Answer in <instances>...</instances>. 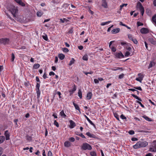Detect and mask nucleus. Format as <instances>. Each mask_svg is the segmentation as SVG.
Segmentation results:
<instances>
[{"label":"nucleus","mask_w":156,"mask_h":156,"mask_svg":"<svg viewBox=\"0 0 156 156\" xmlns=\"http://www.w3.org/2000/svg\"><path fill=\"white\" fill-rule=\"evenodd\" d=\"M148 143L146 141H139L133 146L134 149H137L140 147H144L148 145Z\"/></svg>","instance_id":"f257e3e1"},{"label":"nucleus","mask_w":156,"mask_h":156,"mask_svg":"<svg viewBox=\"0 0 156 156\" xmlns=\"http://www.w3.org/2000/svg\"><path fill=\"white\" fill-rule=\"evenodd\" d=\"M9 11L11 12L14 17L15 16V14L18 12V9L17 7L14 5H11L9 7Z\"/></svg>","instance_id":"f03ea898"},{"label":"nucleus","mask_w":156,"mask_h":156,"mask_svg":"<svg viewBox=\"0 0 156 156\" xmlns=\"http://www.w3.org/2000/svg\"><path fill=\"white\" fill-rule=\"evenodd\" d=\"M81 149L84 150H91L92 148L91 146L87 143L83 144L81 147Z\"/></svg>","instance_id":"7ed1b4c3"},{"label":"nucleus","mask_w":156,"mask_h":156,"mask_svg":"<svg viewBox=\"0 0 156 156\" xmlns=\"http://www.w3.org/2000/svg\"><path fill=\"white\" fill-rule=\"evenodd\" d=\"M9 39L8 38H1L0 39V44L4 45L9 44Z\"/></svg>","instance_id":"20e7f679"},{"label":"nucleus","mask_w":156,"mask_h":156,"mask_svg":"<svg viewBox=\"0 0 156 156\" xmlns=\"http://www.w3.org/2000/svg\"><path fill=\"white\" fill-rule=\"evenodd\" d=\"M149 151L154 152L156 151V140L152 142L151 147L149 148Z\"/></svg>","instance_id":"39448f33"},{"label":"nucleus","mask_w":156,"mask_h":156,"mask_svg":"<svg viewBox=\"0 0 156 156\" xmlns=\"http://www.w3.org/2000/svg\"><path fill=\"white\" fill-rule=\"evenodd\" d=\"M137 5L139 6V10L141 12V14L142 16H143L144 12V7L140 2H138L137 3Z\"/></svg>","instance_id":"423d86ee"},{"label":"nucleus","mask_w":156,"mask_h":156,"mask_svg":"<svg viewBox=\"0 0 156 156\" xmlns=\"http://www.w3.org/2000/svg\"><path fill=\"white\" fill-rule=\"evenodd\" d=\"M114 55L115 56V58H121L124 57V55L121 51L115 53Z\"/></svg>","instance_id":"0eeeda50"},{"label":"nucleus","mask_w":156,"mask_h":156,"mask_svg":"<svg viewBox=\"0 0 156 156\" xmlns=\"http://www.w3.org/2000/svg\"><path fill=\"white\" fill-rule=\"evenodd\" d=\"M128 37L129 40L132 41L135 44H137L138 42L137 40L135 38H133L132 35L129 34L128 35Z\"/></svg>","instance_id":"6e6552de"},{"label":"nucleus","mask_w":156,"mask_h":156,"mask_svg":"<svg viewBox=\"0 0 156 156\" xmlns=\"http://www.w3.org/2000/svg\"><path fill=\"white\" fill-rule=\"evenodd\" d=\"M140 32L142 34H146L149 33V30L147 28L143 27L141 29Z\"/></svg>","instance_id":"1a4fd4ad"},{"label":"nucleus","mask_w":156,"mask_h":156,"mask_svg":"<svg viewBox=\"0 0 156 156\" xmlns=\"http://www.w3.org/2000/svg\"><path fill=\"white\" fill-rule=\"evenodd\" d=\"M86 134L87 136H88L92 138H94V139H98V137L95 135L93 134L90 133V132H87Z\"/></svg>","instance_id":"9d476101"},{"label":"nucleus","mask_w":156,"mask_h":156,"mask_svg":"<svg viewBox=\"0 0 156 156\" xmlns=\"http://www.w3.org/2000/svg\"><path fill=\"white\" fill-rule=\"evenodd\" d=\"M76 90V86L75 84H74L73 86V88L72 89L70 90H69V93L70 95L71 96L72 94H73L74 92Z\"/></svg>","instance_id":"9b49d317"},{"label":"nucleus","mask_w":156,"mask_h":156,"mask_svg":"<svg viewBox=\"0 0 156 156\" xmlns=\"http://www.w3.org/2000/svg\"><path fill=\"white\" fill-rule=\"evenodd\" d=\"M101 5L105 8H107L108 7L107 3L106 0H102Z\"/></svg>","instance_id":"f8f14e48"},{"label":"nucleus","mask_w":156,"mask_h":156,"mask_svg":"<svg viewBox=\"0 0 156 156\" xmlns=\"http://www.w3.org/2000/svg\"><path fill=\"white\" fill-rule=\"evenodd\" d=\"M4 135L6 137V140H8L10 139V133L8 130H7L5 132Z\"/></svg>","instance_id":"ddd939ff"},{"label":"nucleus","mask_w":156,"mask_h":156,"mask_svg":"<svg viewBox=\"0 0 156 156\" xmlns=\"http://www.w3.org/2000/svg\"><path fill=\"white\" fill-rule=\"evenodd\" d=\"M69 122L70 124V128H73L76 126V123L73 120H70Z\"/></svg>","instance_id":"4468645a"},{"label":"nucleus","mask_w":156,"mask_h":156,"mask_svg":"<svg viewBox=\"0 0 156 156\" xmlns=\"http://www.w3.org/2000/svg\"><path fill=\"white\" fill-rule=\"evenodd\" d=\"M120 30V29L119 28H116L113 29L112 31L111 32L112 34H116L119 33Z\"/></svg>","instance_id":"2eb2a0df"},{"label":"nucleus","mask_w":156,"mask_h":156,"mask_svg":"<svg viewBox=\"0 0 156 156\" xmlns=\"http://www.w3.org/2000/svg\"><path fill=\"white\" fill-rule=\"evenodd\" d=\"M148 40L152 44L154 45L156 44V41L153 38H149L148 39Z\"/></svg>","instance_id":"dca6fc26"},{"label":"nucleus","mask_w":156,"mask_h":156,"mask_svg":"<svg viewBox=\"0 0 156 156\" xmlns=\"http://www.w3.org/2000/svg\"><path fill=\"white\" fill-rule=\"evenodd\" d=\"M73 104L74 105L75 109L78 110L80 113H81L80 109L78 105L76 104L74 102H73Z\"/></svg>","instance_id":"f3484780"},{"label":"nucleus","mask_w":156,"mask_h":156,"mask_svg":"<svg viewBox=\"0 0 156 156\" xmlns=\"http://www.w3.org/2000/svg\"><path fill=\"white\" fill-rule=\"evenodd\" d=\"M36 91V93L37 94V98L39 100L41 94V91L39 89H35Z\"/></svg>","instance_id":"a211bd4d"},{"label":"nucleus","mask_w":156,"mask_h":156,"mask_svg":"<svg viewBox=\"0 0 156 156\" xmlns=\"http://www.w3.org/2000/svg\"><path fill=\"white\" fill-rule=\"evenodd\" d=\"M85 117L86 118L87 120L89 122V123L92 126H93L94 127H95V125L88 118L86 115H84Z\"/></svg>","instance_id":"6ab92c4d"},{"label":"nucleus","mask_w":156,"mask_h":156,"mask_svg":"<svg viewBox=\"0 0 156 156\" xmlns=\"http://www.w3.org/2000/svg\"><path fill=\"white\" fill-rule=\"evenodd\" d=\"M92 95L91 92H89L88 93L87 95V98L88 100H90L91 99Z\"/></svg>","instance_id":"aec40b11"},{"label":"nucleus","mask_w":156,"mask_h":156,"mask_svg":"<svg viewBox=\"0 0 156 156\" xmlns=\"http://www.w3.org/2000/svg\"><path fill=\"white\" fill-rule=\"evenodd\" d=\"M60 115L63 118H65L67 117L66 115L65 114L64 111L63 110L60 112Z\"/></svg>","instance_id":"412c9836"},{"label":"nucleus","mask_w":156,"mask_h":156,"mask_svg":"<svg viewBox=\"0 0 156 156\" xmlns=\"http://www.w3.org/2000/svg\"><path fill=\"white\" fill-rule=\"evenodd\" d=\"M58 56L59 58L61 60H63L65 57V55L62 53L59 54Z\"/></svg>","instance_id":"4be33fe9"},{"label":"nucleus","mask_w":156,"mask_h":156,"mask_svg":"<svg viewBox=\"0 0 156 156\" xmlns=\"http://www.w3.org/2000/svg\"><path fill=\"white\" fill-rule=\"evenodd\" d=\"M64 146L66 147H69L71 145L70 143L68 141H66L64 142Z\"/></svg>","instance_id":"5701e85b"},{"label":"nucleus","mask_w":156,"mask_h":156,"mask_svg":"<svg viewBox=\"0 0 156 156\" xmlns=\"http://www.w3.org/2000/svg\"><path fill=\"white\" fill-rule=\"evenodd\" d=\"M131 95L134 98L138 100L139 101H142V100L141 99V98H139L137 96L135 95L134 94H131Z\"/></svg>","instance_id":"b1692460"},{"label":"nucleus","mask_w":156,"mask_h":156,"mask_svg":"<svg viewBox=\"0 0 156 156\" xmlns=\"http://www.w3.org/2000/svg\"><path fill=\"white\" fill-rule=\"evenodd\" d=\"M5 137L4 136H0V144L2 143L5 140Z\"/></svg>","instance_id":"393cba45"},{"label":"nucleus","mask_w":156,"mask_h":156,"mask_svg":"<svg viewBox=\"0 0 156 156\" xmlns=\"http://www.w3.org/2000/svg\"><path fill=\"white\" fill-rule=\"evenodd\" d=\"M120 43V44L124 46L125 48H126V47L127 46H128V44L126 42H123L122 41H120L119 42V43Z\"/></svg>","instance_id":"a878e982"},{"label":"nucleus","mask_w":156,"mask_h":156,"mask_svg":"<svg viewBox=\"0 0 156 156\" xmlns=\"http://www.w3.org/2000/svg\"><path fill=\"white\" fill-rule=\"evenodd\" d=\"M75 60L74 58H71V60L70 61L69 63V65L70 66H71L75 62Z\"/></svg>","instance_id":"bb28decb"},{"label":"nucleus","mask_w":156,"mask_h":156,"mask_svg":"<svg viewBox=\"0 0 156 156\" xmlns=\"http://www.w3.org/2000/svg\"><path fill=\"white\" fill-rule=\"evenodd\" d=\"M78 96L79 97L80 99H82V93L81 90L80 89H79L78 90Z\"/></svg>","instance_id":"cd10ccee"},{"label":"nucleus","mask_w":156,"mask_h":156,"mask_svg":"<svg viewBox=\"0 0 156 156\" xmlns=\"http://www.w3.org/2000/svg\"><path fill=\"white\" fill-rule=\"evenodd\" d=\"M26 137L27 140L28 141H30L32 140V137L28 135H27L26 136Z\"/></svg>","instance_id":"c85d7f7f"},{"label":"nucleus","mask_w":156,"mask_h":156,"mask_svg":"<svg viewBox=\"0 0 156 156\" xmlns=\"http://www.w3.org/2000/svg\"><path fill=\"white\" fill-rule=\"evenodd\" d=\"M40 66V65L38 63L35 64L34 65L33 68L34 69H38L39 67Z\"/></svg>","instance_id":"c756f323"},{"label":"nucleus","mask_w":156,"mask_h":156,"mask_svg":"<svg viewBox=\"0 0 156 156\" xmlns=\"http://www.w3.org/2000/svg\"><path fill=\"white\" fill-rule=\"evenodd\" d=\"M152 20L153 22L155 23H156V14L154 15L152 17Z\"/></svg>","instance_id":"7c9ffc66"},{"label":"nucleus","mask_w":156,"mask_h":156,"mask_svg":"<svg viewBox=\"0 0 156 156\" xmlns=\"http://www.w3.org/2000/svg\"><path fill=\"white\" fill-rule=\"evenodd\" d=\"M43 14V12L42 11H38L37 12V15L39 17L41 16Z\"/></svg>","instance_id":"2f4dec72"},{"label":"nucleus","mask_w":156,"mask_h":156,"mask_svg":"<svg viewBox=\"0 0 156 156\" xmlns=\"http://www.w3.org/2000/svg\"><path fill=\"white\" fill-rule=\"evenodd\" d=\"M112 70H113L115 71L118 70H120L121 71H122L123 70V69L122 68L118 67L113 68Z\"/></svg>","instance_id":"473e14b6"},{"label":"nucleus","mask_w":156,"mask_h":156,"mask_svg":"<svg viewBox=\"0 0 156 156\" xmlns=\"http://www.w3.org/2000/svg\"><path fill=\"white\" fill-rule=\"evenodd\" d=\"M69 5V4L65 3L63 5L62 7L64 8L65 9H66Z\"/></svg>","instance_id":"72a5a7b5"},{"label":"nucleus","mask_w":156,"mask_h":156,"mask_svg":"<svg viewBox=\"0 0 156 156\" xmlns=\"http://www.w3.org/2000/svg\"><path fill=\"white\" fill-rule=\"evenodd\" d=\"M155 65V63L153 61L151 62L149 64V66H148V68H150L152 67L154 65Z\"/></svg>","instance_id":"f704fd0d"},{"label":"nucleus","mask_w":156,"mask_h":156,"mask_svg":"<svg viewBox=\"0 0 156 156\" xmlns=\"http://www.w3.org/2000/svg\"><path fill=\"white\" fill-rule=\"evenodd\" d=\"M143 76L141 77V76L139 77V78H136V80L137 81L140 82V83H141L142 80H143Z\"/></svg>","instance_id":"c9c22d12"},{"label":"nucleus","mask_w":156,"mask_h":156,"mask_svg":"<svg viewBox=\"0 0 156 156\" xmlns=\"http://www.w3.org/2000/svg\"><path fill=\"white\" fill-rule=\"evenodd\" d=\"M111 22H112L111 21H108L106 22H105L102 23H101V26H104L105 25L108 24V23H111Z\"/></svg>","instance_id":"e433bc0d"},{"label":"nucleus","mask_w":156,"mask_h":156,"mask_svg":"<svg viewBox=\"0 0 156 156\" xmlns=\"http://www.w3.org/2000/svg\"><path fill=\"white\" fill-rule=\"evenodd\" d=\"M90 154L91 156H97V154L96 152L94 151H92L90 153Z\"/></svg>","instance_id":"4c0bfd02"},{"label":"nucleus","mask_w":156,"mask_h":156,"mask_svg":"<svg viewBox=\"0 0 156 156\" xmlns=\"http://www.w3.org/2000/svg\"><path fill=\"white\" fill-rule=\"evenodd\" d=\"M83 59L85 61H87L88 60V56L87 55H84L83 57Z\"/></svg>","instance_id":"58836bf2"},{"label":"nucleus","mask_w":156,"mask_h":156,"mask_svg":"<svg viewBox=\"0 0 156 156\" xmlns=\"http://www.w3.org/2000/svg\"><path fill=\"white\" fill-rule=\"evenodd\" d=\"M62 51L64 52H68L69 51V49L66 48H62Z\"/></svg>","instance_id":"ea45409f"},{"label":"nucleus","mask_w":156,"mask_h":156,"mask_svg":"<svg viewBox=\"0 0 156 156\" xmlns=\"http://www.w3.org/2000/svg\"><path fill=\"white\" fill-rule=\"evenodd\" d=\"M42 37L45 41H47L48 39L47 35L46 34H45L44 35H43Z\"/></svg>","instance_id":"a19ab883"},{"label":"nucleus","mask_w":156,"mask_h":156,"mask_svg":"<svg viewBox=\"0 0 156 156\" xmlns=\"http://www.w3.org/2000/svg\"><path fill=\"white\" fill-rule=\"evenodd\" d=\"M21 6H22L24 7L25 6V4L21 0V1L20 2L18 3Z\"/></svg>","instance_id":"79ce46f5"},{"label":"nucleus","mask_w":156,"mask_h":156,"mask_svg":"<svg viewBox=\"0 0 156 156\" xmlns=\"http://www.w3.org/2000/svg\"><path fill=\"white\" fill-rule=\"evenodd\" d=\"M136 102L137 103L139 104L140 106L143 108H145L144 106L142 104V103L138 101H136Z\"/></svg>","instance_id":"37998d69"},{"label":"nucleus","mask_w":156,"mask_h":156,"mask_svg":"<svg viewBox=\"0 0 156 156\" xmlns=\"http://www.w3.org/2000/svg\"><path fill=\"white\" fill-rule=\"evenodd\" d=\"M24 84L26 87H29L30 86V84L28 81L24 83Z\"/></svg>","instance_id":"c03bdc74"},{"label":"nucleus","mask_w":156,"mask_h":156,"mask_svg":"<svg viewBox=\"0 0 156 156\" xmlns=\"http://www.w3.org/2000/svg\"><path fill=\"white\" fill-rule=\"evenodd\" d=\"M110 48L111 49V50L114 52H115L116 51V48L114 46H112Z\"/></svg>","instance_id":"a18cd8bd"},{"label":"nucleus","mask_w":156,"mask_h":156,"mask_svg":"<svg viewBox=\"0 0 156 156\" xmlns=\"http://www.w3.org/2000/svg\"><path fill=\"white\" fill-rule=\"evenodd\" d=\"M54 124L57 127H59V125L58 123L56 121V120H55L54 121Z\"/></svg>","instance_id":"49530a36"},{"label":"nucleus","mask_w":156,"mask_h":156,"mask_svg":"<svg viewBox=\"0 0 156 156\" xmlns=\"http://www.w3.org/2000/svg\"><path fill=\"white\" fill-rule=\"evenodd\" d=\"M15 56L14 54L13 53H12L11 54V61L13 62L14 60Z\"/></svg>","instance_id":"de8ad7c7"},{"label":"nucleus","mask_w":156,"mask_h":156,"mask_svg":"<svg viewBox=\"0 0 156 156\" xmlns=\"http://www.w3.org/2000/svg\"><path fill=\"white\" fill-rule=\"evenodd\" d=\"M144 118L146 120L149 122H151L152 121V119L151 118H149L147 116H145V117H144Z\"/></svg>","instance_id":"09e8293b"},{"label":"nucleus","mask_w":156,"mask_h":156,"mask_svg":"<svg viewBox=\"0 0 156 156\" xmlns=\"http://www.w3.org/2000/svg\"><path fill=\"white\" fill-rule=\"evenodd\" d=\"M138 27L140 26H143L144 24L143 23H141L140 22H137L136 23Z\"/></svg>","instance_id":"8fccbe9b"},{"label":"nucleus","mask_w":156,"mask_h":156,"mask_svg":"<svg viewBox=\"0 0 156 156\" xmlns=\"http://www.w3.org/2000/svg\"><path fill=\"white\" fill-rule=\"evenodd\" d=\"M73 32V27H71L69 30L68 33L69 34H72Z\"/></svg>","instance_id":"3c124183"},{"label":"nucleus","mask_w":156,"mask_h":156,"mask_svg":"<svg viewBox=\"0 0 156 156\" xmlns=\"http://www.w3.org/2000/svg\"><path fill=\"white\" fill-rule=\"evenodd\" d=\"M114 116L116 118V119L119 121V115H117V113H114Z\"/></svg>","instance_id":"603ef678"},{"label":"nucleus","mask_w":156,"mask_h":156,"mask_svg":"<svg viewBox=\"0 0 156 156\" xmlns=\"http://www.w3.org/2000/svg\"><path fill=\"white\" fill-rule=\"evenodd\" d=\"M120 118L122 119H125L126 121H127L126 118L123 114H122L121 115Z\"/></svg>","instance_id":"864d4df0"},{"label":"nucleus","mask_w":156,"mask_h":156,"mask_svg":"<svg viewBox=\"0 0 156 156\" xmlns=\"http://www.w3.org/2000/svg\"><path fill=\"white\" fill-rule=\"evenodd\" d=\"M133 87L136 90H139L141 91L142 90L140 87Z\"/></svg>","instance_id":"5fc2aeb1"},{"label":"nucleus","mask_w":156,"mask_h":156,"mask_svg":"<svg viewBox=\"0 0 156 156\" xmlns=\"http://www.w3.org/2000/svg\"><path fill=\"white\" fill-rule=\"evenodd\" d=\"M40 83H37L35 89H39L40 87Z\"/></svg>","instance_id":"6e6d98bb"},{"label":"nucleus","mask_w":156,"mask_h":156,"mask_svg":"<svg viewBox=\"0 0 156 156\" xmlns=\"http://www.w3.org/2000/svg\"><path fill=\"white\" fill-rule=\"evenodd\" d=\"M128 133L129 134L132 135L134 134L135 132L133 130H130L129 131Z\"/></svg>","instance_id":"4d7b16f0"},{"label":"nucleus","mask_w":156,"mask_h":156,"mask_svg":"<svg viewBox=\"0 0 156 156\" xmlns=\"http://www.w3.org/2000/svg\"><path fill=\"white\" fill-rule=\"evenodd\" d=\"M127 5V4H122V5H120V10H121L122 8L124 6H126Z\"/></svg>","instance_id":"13d9d810"},{"label":"nucleus","mask_w":156,"mask_h":156,"mask_svg":"<svg viewBox=\"0 0 156 156\" xmlns=\"http://www.w3.org/2000/svg\"><path fill=\"white\" fill-rule=\"evenodd\" d=\"M124 74L123 73H122L121 75H120L119 76V79H122L124 77Z\"/></svg>","instance_id":"bf43d9fd"},{"label":"nucleus","mask_w":156,"mask_h":156,"mask_svg":"<svg viewBox=\"0 0 156 156\" xmlns=\"http://www.w3.org/2000/svg\"><path fill=\"white\" fill-rule=\"evenodd\" d=\"M69 141L71 142H73L75 141V139L74 137H71L69 139Z\"/></svg>","instance_id":"052dcab7"},{"label":"nucleus","mask_w":156,"mask_h":156,"mask_svg":"<svg viewBox=\"0 0 156 156\" xmlns=\"http://www.w3.org/2000/svg\"><path fill=\"white\" fill-rule=\"evenodd\" d=\"M130 52L129 51H126L125 53V55L126 57H128L129 55H130Z\"/></svg>","instance_id":"680f3d73"},{"label":"nucleus","mask_w":156,"mask_h":156,"mask_svg":"<svg viewBox=\"0 0 156 156\" xmlns=\"http://www.w3.org/2000/svg\"><path fill=\"white\" fill-rule=\"evenodd\" d=\"M36 81L38 82V83H41V82L38 76H36Z\"/></svg>","instance_id":"e2e57ef3"},{"label":"nucleus","mask_w":156,"mask_h":156,"mask_svg":"<svg viewBox=\"0 0 156 156\" xmlns=\"http://www.w3.org/2000/svg\"><path fill=\"white\" fill-rule=\"evenodd\" d=\"M48 156H52V154L51 151H48Z\"/></svg>","instance_id":"0e129e2a"},{"label":"nucleus","mask_w":156,"mask_h":156,"mask_svg":"<svg viewBox=\"0 0 156 156\" xmlns=\"http://www.w3.org/2000/svg\"><path fill=\"white\" fill-rule=\"evenodd\" d=\"M128 46H127L126 47V49H127L128 51H131V50H132V48L131 47H128Z\"/></svg>","instance_id":"69168bd1"},{"label":"nucleus","mask_w":156,"mask_h":156,"mask_svg":"<svg viewBox=\"0 0 156 156\" xmlns=\"http://www.w3.org/2000/svg\"><path fill=\"white\" fill-rule=\"evenodd\" d=\"M131 140L132 141H136L138 140V139L136 138L133 137L131 138Z\"/></svg>","instance_id":"338daca9"},{"label":"nucleus","mask_w":156,"mask_h":156,"mask_svg":"<svg viewBox=\"0 0 156 156\" xmlns=\"http://www.w3.org/2000/svg\"><path fill=\"white\" fill-rule=\"evenodd\" d=\"M145 156H153L151 153H148Z\"/></svg>","instance_id":"774afa93"}]
</instances>
